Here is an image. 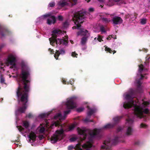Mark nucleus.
Returning a JSON list of instances; mask_svg holds the SVG:
<instances>
[{
    "label": "nucleus",
    "mask_w": 150,
    "mask_h": 150,
    "mask_svg": "<svg viewBox=\"0 0 150 150\" xmlns=\"http://www.w3.org/2000/svg\"><path fill=\"white\" fill-rule=\"evenodd\" d=\"M86 48V47H85V48H83V49H82V50H85V49Z\"/></svg>",
    "instance_id": "40"
},
{
    "label": "nucleus",
    "mask_w": 150,
    "mask_h": 150,
    "mask_svg": "<svg viewBox=\"0 0 150 150\" xmlns=\"http://www.w3.org/2000/svg\"><path fill=\"white\" fill-rule=\"evenodd\" d=\"M86 106L88 108V111L87 113V116L86 118L83 120L84 122H93V120L92 119H90L91 116L94 114L96 111V108H90L89 107L88 104L86 103Z\"/></svg>",
    "instance_id": "10"
},
{
    "label": "nucleus",
    "mask_w": 150,
    "mask_h": 150,
    "mask_svg": "<svg viewBox=\"0 0 150 150\" xmlns=\"http://www.w3.org/2000/svg\"><path fill=\"white\" fill-rule=\"evenodd\" d=\"M58 19L59 21H62L63 19V17L61 15L59 16L58 17Z\"/></svg>",
    "instance_id": "30"
},
{
    "label": "nucleus",
    "mask_w": 150,
    "mask_h": 150,
    "mask_svg": "<svg viewBox=\"0 0 150 150\" xmlns=\"http://www.w3.org/2000/svg\"><path fill=\"white\" fill-rule=\"evenodd\" d=\"M100 130V129H97L90 130L85 128H78V132L82 137L80 139L79 142L76 145L69 146L68 150H71L74 149L75 150H91L92 146L93 138Z\"/></svg>",
    "instance_id": "4"
},
{
    "label": "nucleus",
    "mask_w": 150,
    "mask_h": 150,
    "mask_svg": "<svg viewBox=\"0 0 150 150\" xmlns=\"http://www.w3.org/2000/svg\"><path fill=\"white\" fill-rule=\"evenodd\" d=\"M77 0H61L59 2L58 4L59 6H63L65 5H68L70 6H72L74 4L76 3Z\"/></svg>",
    "instance_id": "12"
},
{
    "label": "nucleus",
    "mask_w": 150,
    "mask_h": 150,
    "mask_svg": "<svg viewBox=\"0 0 150 150\" xmlns=\"http://www.w3.org/2000/svg\"><path fill=\"white\" fill-rule=\"evenodd\" d=\"M49 51L51 54L53 53L54 52L52 49L50 48L49 49Z\"/></svg>",
    "instance_id": "32"
},
{
    "label": "nucleus",
    "mask_w": 150,
    "mask_h": 150,
    "mask_svg": "<svg viewBox=\"0 0 150 150\" xmlns=\"http://www.w3.org/2000/svg\"><path fill=\"white\" fill-rule=\"evenodd\" d=\"M44 137L43 136V135H39L38 136V138L40 140H41Z\"/></svg>",
    "instance_id": "33"
},
{
    "label": "nucleus",
    "mask_w": 150,
    "mask_h": 150,
    "mask_svg": "<svg viewBox=\"0 0 150 150\" xmlns=\"http://www.w3.org/2000/svg\"><path fill=\"white\" fill-rule=\"evenodd\" d=\"M66 35L65 33H62L59 29L53 30L52 32V37L49 38L50 44L55 47H57L62 43L66 45L67 43L68 38Z\"/></svg>",
    "instance_id": "6"
},
{
    "label": "nucleus",
    "mask_w": 150,
    "mask_h": 150,
    "mask_svg": "<svg viewBox=\"0 0 150 150\" xmlns=\"http://www.w3.org/2000/svg\"><path fill=\"white\" fill-rule=\"evenodd\" d=\"M107 39L108 40H109L110 39V37H108V38H107Z\"/></svg>",
    "instance_id": "37"
},
{
    "label": "nucleus",
    "mask_w": 150,
    "mask_h": 150,
    "mask_svg": "<svg viewBox=\"0 0 150 150\" xmlns=\"http://www.w3.org/2000/svg\"><path fill=\"white\" fill-rule=\"evenodd\" d=\"M147 64H148V62H145V64L146 65H147Z\"/></svg>",
    "instance_id": "39"
},
{
    "label": "nucleus",
    "mask_w": 150,
    "mask_h": 150,
    "mask_svg": "<svg viewBox=\"0 0 150 150\" xmlns=\"http://www.w3.org/2000/svg\"><path fill=\"white\" fill-rule=\"evenodd\" d=\"M102 20L105 23H108L111 21V19L105 17L101 18Z\"/></svg>",
    "instance_id": "18"
},
{
    "label": "nucleus",
    "mask_w": 150,
    "mask_h": 150,
    "mask_svg": "<svg viewBox=\"0 0 150 150\" xmlns=\"http://www.w3.org/2000/svg\"><path fill=\"white\" fill-rule=\"evenodd\" d=\"M147 127V126L146 125H145V124L142 123L140 125V127L141 128H146Z\"/></svg>",
    "instance_id": "29"
},
{
    "label": "nucleus",
    "mask_w": 150,
    "mask_h": 150,
    "mask_svg": "<svg viewBox=\"0 0 150 150\" xmlns=\"http://www.w3.org/2000/svg\"><path fill=\"white\" fill-rule=\"evenodd\" d=\"M77 97L75 96H72L68 98L66 101L63 103V105H65L67 110L64 111L63 114L60 112H58L52 120L51 124H50V120H45V124H40L37 128L36 133L34 132L33 127L29 126V122L26 121L23 122V125L25 129L21 126H17L19 131L23 135H27L29 139L28 142L31 144V145L35 146V144L33 143L36 140V134L43 133L45 131H48L50 129H53L57 126H60V129L57 130L55 133L50 138V141L52 143H54L60 141L65 136L64 131L67 132L72 130L75 127L76 125L73 124L69 126L66 129L64 125H62L60 122L61 120H64L66 116L69 114L71 109L75 108L76 107V103Z\"/></svg>",
    "instance_id": "1"
},
{
    "label": "nucleus",
    "mask_w": 150,
    "mask_h": 150,
    "mask_svg": "<svg viewBox=\"0 0 150 150\" xmlns=\"http://www.w3.org/2000/svg\"><path fill=\"white\" fill-rule=\"evenodd\" d=\"M68 23L67 21H66L64 23L63 26L64 28H66L68 27Z\"/></svg>",
    "instance_id": "28"
},
{
    "label": "nucleus",
    "mask_w": 150,
    "mask_h": 150,
    "mask_svg": "<svg viewBox=\"0 0 150 150\" xmlns=\"http://www.w3.org/2000/svg\"><path fill=\"white\" fill-rule=\"evenodd\" d=\"M0 82L1 83H4L5 80L4 78L3 77V76L2 75H1L0 76Z\"/></svg>",
    "instance_id": "21"
},
{
    "label": "nucleus",
    "mask_w": 150,
    "mask_h": 150,
    "mask_svg": "<svg viewBox=\"0 0 150 150\" xmlns=\"http://www.w3.org/2000/svg\"><path fill=\"white\" fill-rule=\"evenodd\" d=\"M144 69L143 66L141 64L139 66L138 72L137 76L140 79L139 80H136L137 89L133 88H130L123 95L124 99L125 102L123 104L122 106L125 108H132L135 116L139 118L144 117L145 114H147L149 112L148 107L149 103L146 98L142 99L141 100H137V102L133 100L134 95L137 93H139L142 89L140 80L144 78L146 79V76H144L142 74V72Z\"/></svg>",
    "instance_id": "3"
},
{
    "label": "nucleus",
    "mask_w": 150,
    "mask_h": 150,
    "mask_svg": "<svg viewBox=\"0 0 150 150\" xmlns=\"http://www.w3.org/2000/svg\"><path fill=\"white\" fill-rule=\"evenodd\" d=\"M122 117V116H116L113 119V123L112 124L110 123L107 124L103 126V128L104 129H108L112 128Z\"/></svg>",
    "instance_id": "11"
},
{
    "label": "nucleus",
    "mask_w": 150,
    "mask_h": 150,
    "mask_svg": "<svg viewBox=\"0 0 150 150\" xmlns=\"http://www.w3.org/2000/svg\"><path fill=\"white\" fill-rule=\"evenodd\" d=\"M84 109V108L81 107L77 108V110L78 112H81Z\"/></svg>",
    "instance_id": "24"
},
{
    "label": "nucleus",
    "mask_w": 150,
    "mask_h": 150,
    "mask_svg": "<svg viewBox=\"0 0 150 150\" xmlns=\"http://www.w3.org/2000/svg\"><path fill=\"white\" fill-rule=\"evenodd\" d=\"M16 56L15 55L12 54L9 55L6 59V64L8 65H11L10 68L13 69L14 70H17L21 68L22 69V73L19 75L17 76V79L18 82L19 81L24 84V87L23 88H21L19 85L16 93L18 99L22 102L23 106L16 109L15 114L17 116L18 115L25 112L28 106V97L30 81L28 76L30 70L25 62H22L20 64H16Z\"/></svg>",
    "instance_id": "2"
},
{
    "label": "nucleus",
    "mask_w": 150,
    "mask_h": 150,
    "mask_svg": "<svg viewBox=\"0 0 150 150\" xmlns=\"http://www.w3.org/2000/svg\"><path fill=\"white\" fill-rule=\"evenodd\" d=\"M85 13L80 11L76 12L74 14V16L72 18L73 21L74 22L75 26L72 27L73 29H80V31L77 33L78 35H84L81 40V44L82 45H84L86 43L87 39L89 36V34L88 31L86 30L80 28L81 27L80 24L83 22V19L84 18V14Z\"/></svg>",
    "instance_id": "5"
},
{
    "label": "nucleus",
    "mask_w": 150,
    "mask_h": 150,
    "mask_svg": "<svg viewBox=\"0 0 150 150\" xmlns=\"http://www.w3.org/2000/svg\"><path fill=\"white\" fill-rule=\"evenodd\" d=\"M94 11V9L93 8H90L89 9V11L90 12H92L93 11Z\"/></svg>",
    "instance_id": "34"
},
{
    "label": "nucleus",
    "mask_w": 150,
    "mask_h": 150,
    "mask_svg": "<svg viewBox=\"0 0 150 150\" xmlns=\"http://www.w3.org/2000/svg\"><path fill=\"white\" fill-rule=\"evenodd\" d=\"M90 1V0H88L87 1V2H89Z\"/></svg>",
    "instance_id": "41"
},
{
    "label": "nucleus",
    "mask_w": 150,
    "mask_h": 150,
    "mask_svg": "<svg viewBox=\"0 0 150 150\" xmlns=\"http://www.w3.org/2000/svg\"><path fill=\"white\" fill-rule=\"evenodd\" d=\"M77 139V137H76V136H74L72 137L70 139V141L71 142H74L76 141Z\"/></svg>",
    "instance_id": "20"
},
{
    "label": "nucleus",
    "mask_w": 150,
    "mask_h": 150,
    "mask_svg": "<svg viewBox=\"0 0 150 150\" xmlns=\"http://www.w3.org/2000/svg\"><path fill=\"white\" fill-rule=\"evenodd\" d=\"M125 0H109V1L108 2L107 5L109 6H111L113 5L114 4L113 2L114 1L115 2H118L120 1L122 3L125 4H126V2L125 1Z\"/></svg>",
    "instance_id": "15"
},
{
    "label": "nucleus",
    "mask_w": 150,
    "mask_h": 150,
    "mask_svg": "<svg viewBox=\"0 0 150 150\" xmlns=\"http://www.w3.org/2000/svg\"><path fill=\"white\" fill-rule=\"evenodd\" d=\"M65 54V51L63 49H61L59 50H56L54 56L56 59H58V57L60 54L63 55Z\"/></svg>",
    "instance_id": "13"
},
{
    "label": "nucleus",
    "mask_w": 150,
    "mask_h": 150,
    "mask_svg": "<svg viewBox=\"0 0 150 150\" xmlns=\"http://www.w3.org/2000/svg\"><path fill=\"white\" fill-rule=\"evenodd\" d=\"M100 30L101 32L103 33H105L106 32L105 28L103 26L100 27Z\"/></svg>",
    "instance_id": "25"
},
{
    "label": "nucleus",
    "mask_w": 150,
    "mask_h": 150,
    "mask_svg": "<svg viewBox=\"0 0 150 150\" xmlns=\"http://www.w3.org/2000/svg\"><path fill=\"white\" fill-rule=\"evenodd\" d=\"M0 34H1V36L2 37H3L4 36V35L3 33H0Z\"/></svg>",
    "instance_id": "36"
},
{
    "label": "nucleus",
    "mask_w": 150,
    "mask_h": 150,
    "mask_svg": "<svg viewBox=\"0 0 150 150\" xmlns=\"http://www.w3.org/2000/svg\"><path fill=\"white\" fill-rule=\"evenodd\" d=\"M105 51H107L109 52L110 53H112V51L107 46L105 47Z\"/></svg>",
    "instance_id": "22"
},
{
    "label": "nucleus",
    "mask_w": 150,
    "mask_h": 150,
    "mask_svg": "<svg viewBox=\"0 0 150 150\" xmlns=\"http://www.w3.org/2000/svg\"><path fill=\"white\" fill-rule=\"evenodd\" d=\"M133 122V119L130 117H128L126 119L125 126L127 127L126 132V134L127 135H130L132 133L133 131L132 128Z\"/></svg>",
    "instance_id": "9"
},
{
    "label": "nucleus",
    "mask_w": 150,
    "mask_h": 150,
    "mask_svg": "<svg viewBox=\"0 0 150 150\" xmlns=\"http://www.w3.org/2000/svg\"><path fill=\"white\" fill-rule=\"evenodd\" d=\"M55 5V3L53 2H50L48 6V7L49 8L50 7H53Z\"/></svg>",
    "instance_id": "23"
},
{
    "label": "nucleus",
    "mask_w": 150,
    "mask_h": 150,
    "mask_svg": "<svg viewBox=\"0 0 150 150\" xmlns=\"http://www.w3.org/2000/svg\"><path fill=\"white\" fill-rule=\"evenodd\" d=\"M119 141L118 138L116 137L112 140L110 139H108L105 140L101 146V149L106 150H109L111 146L115 144Z\"/></svg>",
    "instance_id": "7"
},
{
    "label": "nucleus",
    "mask_w": 150,
    "mask_h": 150,
    "mask_svg": "<svg viewBox=\"0 0 150 150\" xmlns=\"http://www.w3.org/2000/svg\"><path fill=\"white\" fill-rule=\"evenodd\" d=\"M48 17L47 19V23L50 25L52 24H54L56 21L55 17L52 16L51 13L42 16L37 19V22H39L44 20L46 18Z\"/></svg>",
    "instance_id": "8"
},
{
    "label": "nucleus",
    "mask_w": 150,
    "mask_h": 150,
    "mask_svg": "<svg viewBox=\"0 0 150 150\" xmlns=\"http://www.w3.org/2000/svg\"><path fill=\"white\" fill-rule=\"evenodd\" d=\"M50 113L49 112L46 113H42L39 115L38 116L39 119H43L49 115Z\"/></svg>",
    "instance_id": "17"
},
{
    "label": "nucleus",
    "mask_w": 150,
    "mask_h": 150,
    "mask_svg": "<svg viewBox=\"0 0 150 150\" xmlns=\"http://www.w3.org/2000/svg\"><path fill=\"white\" fill-rule=\"evenodd\" d=\"M97 40L99 42H101L102 41H103V40H102V37L100 35H98L97 37L95 38L94 40L93 41V44H96V43Z\"/></svg>",
    "instance_id": "16"
},
{
    "label": "nucleus",
    "mask_w": 150,
    "mask_h": 150,
    "mask_svg": "<svg viewBox=\"0 0 150 150\" xmlns=\"http://www.w3.org/2000/svg\"><path fill=\"white\" fill-rule=\"evenodd\" d=\"M62 83H63L65 84H66L67 83H68V84L70 83L71 85H72L73 84V82H68V81L67 82H66V79H62Z\"/></svg>",
    "instance_id": "19"
},
{
    "label": "nucleus",
    "mask_w": 150,
    "mask_h": 150,
    "mask_svg": "<svg viewBox=\"0 0 150 150\" xmlns=\"http://www.w3.org/2000/svg\"><path fill=\"white\" fill-rule=\"evenodd\" d=\"M32 116V115L30 113L28 114L27 116L28 117H30Z\"/></svg>",
    "instance_id": "35"
},
{
    "label": "nucleus",
    "mask_w": 150,
    "mask_h": 150,
    "mask_svg": "<svg viewBox=\"0 0 150 150\" xmlns=\"http://www.w3.org/2000/svg\"><path fill=\"white\" fill-rule=\"evenodd\" d=\"M123 129L122 127H118L117 131L118 132L120 131Z\"/></svg>",
    "instance_id": "31"
},
{
    "label": "nucleus",
    "mask_w": 150,
    "mask_h": 150,
    "mask_svg": "<svg viewBox=\"0 0 150 150\" xmlns=\"http://www.w3.org/2000/svg\"><path fill=\"white\" fill-rule=\"evenodd\" d=\"M78 54H77L75 52H73L71 54V56L73 57H77V56H78Z\"/></svg>",
    "instance_id": "27"
},
{
    "label": "nucleus",
    "mask_w": 150,
    "mask_h": 150,
    "mask_svg": "<svg viewBox=\"0 0 150 150\" xmlns=\"http://www.w3.org/2000/svg\"><path fill=\"white\" fill-rule=\"evenodd\" d=\"M146 22V19H142L141 20V23L142 24H145Z\"/></svg>",
    "instance_id": "26"
},
{
    "label": "nucleus",
    "mask_w": 150,
    "mask_h": 150,
    "mask_svg": "<svg viewBox=\"0 0 150 150\" xmlns=\"http://www.w3.org/2000/svg\"><path fill=\"white\" fill-rule=\"evenodd\" d=\"M1 69H2V70H3V69L2 68H1Z\"/></svg>",
    "instance_id": "43"
},
{
    "label": "nucleus",
    "mask_w": 150,
    "mask_h": 150,
    "mask_svg": "<svg viewBox=\"0 0 150 150\" xmlns=\"http://www.w3.org/2000/svg\"><path fill=\"white\" fill-rule=\"evenodd\" d=\"M116 52V51L114 50L113 51V54H114Z\"/></svg>",
    "instance_id": "38"
},
{
    "label": "nucleus",
    "mask_w": 150,
    "mask_h": 150,
    "mask_svg": "<svg viewBox=\"0 0 150 150\" xmlns=\"http://www.w3.org/2000/svg\"><path fill=\"white\" fill-rule=\"evenodd\" d=\"M112 21L114 24L117 25L121 23L122 21L120 17L115 16L113 18Z\"/></svg>",
    "instance_id": "14"
},
{
    "label": "nucleus",
    "mask_w": 150,
    "mask_h": 150,
    "mask_svg": "<svg viewBox=\"0 0 150 150\" xmlns=\"http://www.w3.org/2000/svg\"><path fill=\"white\" fill-rule=\"evenodd\" d=\"M114 38V39H115L116 38V37H115V38Z\"/></svg>",
    "instance_id": "42"
}]
</instances>
